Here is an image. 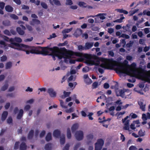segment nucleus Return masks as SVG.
Instances as JSON below:
<instances>
[{
    "label": "nucleus",
    "mask_w": 150,
    "mask_h": 150,
    "mask_svg": "<svg viewBox=\"0 0 150 150\" xmlns=\"http://www.w3.org/2000/svg\"><path fill=\"white\" fill-rule=\"evenodd\" d=\"M8 112L7 111H4L3 112L1 117V120L3 122L6 120L8 115Z\"/></svg>",
    "instance_id": "ddd939ff"
},
{
    "label": "nucleus",
    "mask_w": 150,
    "mask_h": 150,
    "mask_svg": "<svg viewBox=\"0 0 150 150\" xmlns=\"http://www.w3.org/2000/svg\"><path fill=\"white\" fill-rule=\"evenodd\" d=\"M7 123L10 124H12L13 123V119L10 116L8 117V118L7 119Z\"/></svg>",
    "instance_id": "a19ab883"
},
{
    "label": "nucleus",
    "mask_w": 150,
    "mask_h": 150,
    "mask_svg": "<svg viewBox=\"0 0 150 150\" xmlns=\"http://www.w3.org/2000/svg\"><path fill=\"white\" fill-rule=\"evenodd\" d=\"M107 121L106 120H103V121H99V122L100 123H103V126L105 127L106 128H107L108 127V124H105L104 122Z\"/></svg>",
    "instance_id": "a18cd8bd"
},
{
    "label": "nucleus",
    "mask_w": 150,
    "mask_h": 150,
    "mask_svg": "<svg viewBox=\"0 0 150 150\" xmlns=\"http://www.w3.org/2000/svg\"><path fill=\"white\" fill-rule=\"evenodd\" d=\"M26 27L27 28V29L30 31H31L33 30V28L32 27L28 25H26Z\"/></svg>",
    "instance_id": "e2e57ef3"
},
{
    "label": "nucleus",
    "mask_w": 150,
    "mask_h": 150,
    "mask_svg": "<svg viewBox=\"0 0 150 150\" xmlns=\"http://www.w3.org/2000/svg\"><path fill=\"white\" fill-rule=\"evenodd\" d=\"M129 117V116H127L124 119H122V122L123 123H125L124 125H129V120H127Z\"/></svg>",
    "instance_id": "a211bd4d"
},
{
    "label": "nucleus",
    "mask_w": 150,
    "mask_h": 150,
    "mask_svg": "<svg viewBox=\"0 0 150 150\" xmlns=\"http://www.w3.org/2000/svg\"><path fill=\"white\" fill-rule=\"evenodd\" d=\"M70 93L71 92H67L64 91V95L62 96V98H63L68 97L69 96Z\"/></svg>",
    "instance_id": "c756f323"
},
{
    "label": "nucleus",
    "mask_w": 150,
    "mask_h": 150,
    "mask_svg": "<svg viewBox=\"0 0 150 150\" xmlns=\"http://www.w3.org/2000/svg\"><path fill=\"white\" fill-rule=\"evenodd\" d=\"M7 40L10 42L11 44L7 45L4 41H0V47L4 48L6 50L8 49V47H12L15 49H17V48H14L13 47V45L15 44H17V43H15L14 42H21L22 41V39L20 38L19 37H16L14 38H7ZM18 44H19L18 43Z\"/></svg>",
    "instance_id": "20e7f679"
},
{
    "label": "nucleus",
    "mask_w": 150,
    "mask_h": 150,
    "mask_svg": "<svg viewBox=\"0 0 150 150\" xmlns=\"http://www.w3.org/2000/svg\"><path fill=\"white\" fill-rule=\"evenodd\" d=\"M23 110L22 109H21L19 112V113L18 114L17 116V119H20L23 116Z\"/></svg>",
    "instance_id": "5701e85b"
},
{
    "label": "nucleus",
    "mask_w": 150,
    "mask_h": 150,
    "mask_svg": "<svg viewBox=\"0 0 150 150\" xmlns=\"http://www.w3.org/2000/svg\"><path fill=\"white\" fill-rule=\"evenodd\" d=\"M89 70V67L87 66H86L83 67L82 69V71L83 72H88Z\"/></svg>",
    "instance_id": "49530a36"
},
{
    "label": "nucleus",
    "mask_w": 150,
    "mask_h": 150,
    "mask_svg": "<svg viewBox=\"0 0 150 150\" xmlns=\"http://www.w3.org/2000/svg\"><path fill=\"white\" fill-rule=\"evenodd\" d=\"M65 143V137L64 135L62 136V137L60 139V143L62 145L64 144Z\"/></svg>",
    "instance_id": "72a5a7b5"
},
{
    "label": "nucleus",
    "mask_w": 150,
    "mask_h": 150,
    "mask_svg": "<svg viewBox=\"0 0 150 150\" xmlns=\"http://www.w3.org/2000/svg\"><path fill=\"white\" fill-rule=\"evenodd\" d=\"M73 2L71 0H66V4L67 5H71Z\"/></svg>",
    "instance_id": "603ef678"
},
{
    "label": "nucleus",
    "mask_w": 150,
    "mask_h": 150,
    "mask_svg": "<svg viewBox=\"0 0 150 150\" xmlns=\"http://www.w3.org/2000/svg\"><path fill=\"white\" fill-rule=\"evenodd\" d=\"M41 54L44 55H51L52 56H62L61 55H71L73 52L67 50L64 48L59 49L57 47L53 48L45 47L42 49Z\"/></svg>",
    "instance_id": "f03ea898"
},
{
    "label": "nucleus",
    "mask_w": 150,
    "mask_h": 150,
    "mask_svg": "<svg viewBox=\"0 0 150 150\" xmlns=\"http://www.w3.org/2000/svg\"><path fill=\"white\" fill-rule=\"evenodd\" d=\"M30 108V106L28 105H26L24 107V110L26 111H28Z\"/></svg>",
    "instance_id": "4d7b16f0"
},
{
    "label": "nucleus",
    "mask_w": 150,
    "mask_h": 150,
    "mask_svg": "<svg viewBox=\"0 0 150 150\" xmlns=\"http://www.w3.org/2000/svg\"><path fill=\"white\" fill-rule=\"evenodd\" d=\"M30 23L31 25L34 26L35 25H38L40 24V22L38 19H33L32 21H30Z\"/></svg>",
    "instance_id": "9d476101"
},
{
    "label": "nucleus",
    "mask_w": 150,
    "mask_h": 150,
    "mask_svg": "<svg viewBox=\"0 0 150 150\" xmlns=\"http://www.w3.org/2000/svg\"><path fill=\"white\" fill-rule=\"evenodd\" d=\"M45 150H51L52 149V144L48 143L46 144L45 146Z\"/></svg>",
    "instance_id": "aec40b11"
},
{
    "label": "nucleus",
    "mask_w": 150,
    "mask_h": 150,
    "mask_svg": "<svg viewBox=\"0 0 150 150\" xmlns=\"http://www.w3.org/2000/svg\"><path fill=\"white\" fill-rule=\"evenodd\" d=\"M3 24L5 26H9L10 24V22L8 21H3Z\"/></svg>",
    "instance_id": "09e8293b"
},
{
    "label": "nucleus",
    "mask_w": 150,
    "mask_h": 150,
    "mask_svg": "<svg viewBox=\"0 0 150 150\" xmlns=\"http://www.w3.org/2000/svg\"><path fill=\"white\" fill-rule=\"evenodd\" d=\"M138 134L140 137H143L145 135V131H144L143 132L141 129L139 131Z\"/></svg>",
    "instance_id": "ea45409f"
},
{
    "label": "nucleus",
    "mask_w": 150,
    "mask_h": 150,
    "mask_svg": "<svg viewBox=\"0 0 150 150\" xmlns=\"http://www.w3.org/2000/svg\"><path fill=\"white\" fill-rule=\"evenodd\" d=\"M125 18L124 17H121L120 19H117L114 21V22H117L118 23H121L122 22V20Z\"/></svg>",
    "instance_id": "58836bf2"
},
{
    "label": "nucleus",
    "mask_w": 150,
    "mask_h": 150,
    "mask_svg": "<svg viewBox=\"0 0 150 150\" xmlns=\"http://www.w3.org/2000/svg\"><path fill=\"white\" fill-rule=\"evenodd\" d=\"M78 49L79 51H81L83 50H86L85 46H83L82 45H80L78 46Z\"/></svg>",
    "instance_id": "79ce46f5"
},
{
    "label": "nucleus",
    "mask_w": 150,
    "mask_h": 150,
    "mask_svg": "<svg viewBox=\"0 0 150 150\" xmlns=\"http://www.w3.org/2000/svg\"><path fill=\"white\" fill-rule=\"evenodd\" d=\"M88 58V63L91 65L99 66L110 70H114L118 74H125L126 67L120 62L121 57L115 60L112 58L107 59L99 57H84Z\"/></svg>",
    "instance_id": "f257e3e1"
},
{
    "label": "nucleus",
    "mask_w": 150,
    "mask_h": 150,
    "mask_svg": "<svg viewBox=\"0 0 150 150\" xmlns=\"http://www.w3.org/2000/svg\"><path fill=\"white\" fill-rule=\"evenodd\" d=\"M27 146L26 143L24 142H21L20 145V150H26Z\"/></svg>",
    "instance_id": "4468645a"
},
{
    "label": "nucleus",
    "mask_w": 150,
    "mask_h": 150,
    "mask_svg": "<svg viewBox=\"0 0 150 150\" xmlns=\"http://www.w3.org/2000/svg\"><path fill=\"white\" fill-rule=\"evenodd\" d=\"M138 11H139L138 9H135L134 10H133L132 11H130L129 12V16H132L133 15H134L135 13H137Z\"/></svg>",
    "instance_id": "4c0bfd02"
},
{
    "label": "nucleus",
    "mask_w": 150,
    "mask_h": 150,
    "mask_svg": "<svg viewBox=\"0 0 150 150\" xmlns=\"http://www.w3.org/2000/svg\"><path fill=\"white\" fill-rule=\"evenodd\" d=\"M41 6L44 8L46 9L47 8V5L44 2H42L41 3Z\"/></svg>",
    "instance_id": "bf43d9fd"
},
{
    "label": "nucleus",
    "mask_w": 150,
    "mask_h": 150,
    "mask_svg": "<svg viewBox=\"0 0 150 150\" xmlns=\"http://www.w3.org/2000/svg\"><path fill=\"white\" fill-rule=\"evenodd\" d=\"M67 138L69 139H71V130L69 128H68L67 129Z\"/></svg>",
    "instance_id": "2f4dec72"
},
{
    "label": "nucleus",
    "mask_w": 150,
    "mask_h": 150,
    "mask_svg": "<svg viewBox=\"0 0 150 150\" xmlns=\"http://www.w3.org/2000/svg\"><path fill=\"white\" fill-rule=\"evenodd\" d=\"M150 28H146L144 29V31L145 33L146 34H147L149 33L150 30H149Z\"/></svg>",
    "instance_id": "0e129e2a"
},
{
    "label": "nucleus",
    "mask_w": 150,
    "mask_h": 150,
    "mask_svg": "<svg viewBox=\"0 0 150 150\" xmlns=\"http://www.w3.org/2000/svg\"><path fill=\"white\" fill-rule=\"evenodd\" d=\"M143 15H146L147 16H150V11H148L146 10H144L143 11Z\"/></svg>",
    "instance_id": "c03bdc74"
},
{
    "label": "nucleus",
    "mask_w": 150,
    "mask_h": 150,
    "mask_svg": "<svg viewBox=\"0 0 150 150\" xmlns=\"http://www.w3.org/2000/svg\"><path fill=\"white\" fill-rule=\"evenodd\" d=\"M10 17L11 18L15 20H16L18 19V16L15 15V14H11V15Z\"/></svg>",
    "instance_id": "6e6d98bb"
},
{
    "label": "nucleus",
    "mask_w": 150,
    "mask_h": 150,
    "mask_svg": "<svg viewBox=\"0 0 150 150\" xmlns=\"http://www.w3.org/2000/svg\"><path fill=\"white\" fill-rule=\"evenodd\" d=\"M81 144L80 143L76 144L74 147V150H77L78 148L80 146Z\"/></svg>",
    "instance_id": "3c124183"
},
{
    "label": "nucleus",
    "mask_w": 150,
    "mask_h": 150,
    "mask_svg": "<svg viewBox=\"0 0 150 150\" xmlns=\"http://www.w3.org/2000/svg\"><path fill=\"white\" fill-rule=\"evenodd\" d=\"M78 5L81 7H85L86 6V3L83 2H79Z\"/></svg>",
    "instance_id": "8fccbe9b"
},
{
    "label": "nucleus",
    "mask_w": 150,
    "mask_h": 150,
    "mask_svg": "<svg viewBox=\"0 0 150 150\" xmlns=\"http://www.w3.org/2000/svg\"><path fill=\"white\" fill-rule=\"evenodd\" d=\"M34 134V131L31 130L29 132L28 134V138L29 139H31L33 137Z\"/></svg>",
    "instance_id": "b1692460"
},
{
    "label": "nucleus",
    "mask_w": 150,
    "mask_h": 150,
    "mask_svg": "<svg viewBox=\"0 0 150 150\" xmlns=\"http://www.w3.org/2000/svg\"><path fill=\"white\" fill-rule=\"evenodd\" d=\"M75 136L77 140L81 141L82 140L83 138V132L81 130L78 131L76 132Z\"/></svg>",
    "instance_id": "6e6552de"
},
{
    "label": "nucleus",
    "mask_w": 150,
    "mask_h": 150,
    "mask_svg": "<svg viewBox=\"0 0 150 150\" xmlns=\"http://www.w3.org/2000/svg\"><path fill=\"white\" fill-rule=\"evenodd\" d=\"M12 66V63L11 62H8L6 63V69H9L11 68Z\"/></svg>",
    "instance_id": "7c9ffc66"
},
{
    "label": "nucleus",
    "mask_w": 150,
    "mask_h": 150,
    "mask_svg": "<svg viewBox=\"0 0 150 150\" xmlns=\"http://www.w3.org/2000/svg\"><path fill=\"white\" fill-rule=\"evenodd\" d=\"M123 129H124L128 130V131H130L129 130V125H124V126L123 127Z\"/></svg>",
    "instance_id": "680f3d73"
},
{
    "label": "nucleus",
    "mask_w": 150,
    "mask_h": 150,
    "mask_svg": "<svg viewBox=\"0 0 150 150\" xmlns=\"http://www.w3.org/2000/svg\"><path fill=\"white\" fill-rule=\"evenodd\" d=\"M120 37L125 38H126V39H128L130 37L128 35H126V34H122L119 37V38H120Z\"/></svg>",
    "instance_id": "37998d69"
},
{
    "label": "nucleus",
    "mask_w": 150,
    "mask_h": 150,
    "mask_svg": "<svg viewBox=\"0 0 150 150\" xmlns=\"http://www.w3.org/2000/svg\"><path fill=\"white\" fill-rule=\"evenodd\" d=\"M136 147L133 146H131L129 148V150H136Z\"/></svg>",
    "instance_id": "774afa93"
},
{
    "label": "nucleus",
    "mask_w": 150,
    "mask_h": 150,
    "mask_svg": "<svg viewBox=\"0 0 150 150\" xmlns=\"http://www.w3.org/2000/svg\"><path fill=\"white\" fill-rule=\"evenodd\" d=\"M63 61H61L59 63V64L60 65L61 69L64 70L67 67L64 64H63Z\"/></svg>",
    "instance_id": "c85d7f7f"
},
{
    "label": "nucleus",
    "mask_w": 150,
    "mask_h": 150,
    "mask_svg": "<svg viewBox=\"0 0 150 150\" xmlns=\"http://www.w3.org/2000/svg\"><path fill=\"white\" fill-rule=\"evenodd\" d=\"M17 31L18 34L20 35H23L24 33V32L22 30L20 27H18L16 29Z\"/></svg>",
    "instance_id": "473e14b6"
},
{
    "label": "nucleus",
    "mask_w": 150,
    "mask_h": 150,
    "mask_svg": "<svg viewBox=\"0 0 150 150\" xmlns=\"http://www.w3.org/2000/svg\"><path fill=\"white\" fill-rule=\"evenodd\" d=\"M93 114V112H90L89 113L87 116L88 117V118L90 120H93V118L92 117V116Z\"/></svg>",
    "instance_id": "5fc2aeb1"
},
{
    "label": "nucleus",
    "mask_w": 150,
    "mask_h": 150,
    "mask_svg": "<svg viewBox=\"0 0 150 150\" xmlns=\"http://www.w3.org/2000/svg\"><path fill=\"white\" fill-rule=\"evenodd\" d=\"M14 48L19 50H23L27 54H38L39 53L38 48L34 46H30L23 44H15L13 45Z\"/></svg>",
    "instance_id": "7ed1b4c3"
},
{
    "label": "nucleus",
    "mask_w": 150,
    "mask_h": 150,
    "mask_svg": "<svg viewBox=\"0 0 150 150\" xmlns=\"http://www.w3.org/2000/svg\"><path fill=\"white\" fill-rule=\"evenodd\" d=\"M60 134V132L57 129L54 130L53 133V136L56 138H59Z\"/></svg>",
    "instance_id": "f3484780"
},
{
    "label": "nucleus",
    "mask_w": 150,
    "mask_h": 150,
    "mask_svg": "<svg viewBox=\"0 0 150 150\" xmlns=\"http://www.w3.org/2000/svg\"><path fill=\"white\" fill-rule=\"evenodd\" d=\"M79 127V125L77 123H75L71 127V129L72 132H74L78 129Z\"/></svg>",
    "instance_id": "6ab92c4d"
},
{
    "label": "nucleus",
    "mask_w": 150,
    "mask_h": 150,
    "mask_svg": "<svg viewBox=\"0 0 150 150\" xmlns=\"http://www.w3.org/2000/svg\"><path fill=\"white\" fill-rule=\"evenodd\" d=\"M133 44V41H130L127 44L126 46L127 47H130L132 46V45Z\"/></svg>",
    "instance_id": "69168bd1"
},
{
    "label": "nucleus",
    "mask_w": 150,
    "mask_h": 150,
    "mask_svg": "<svg viewBox=\"0 0 150 150\" xmlns=\"http://www.w3.org/2000/svg\"><path fill=\"white\" fill-rule=\"evenodd\" d=\"M106 15V14L103 13H99L97 15L95 16H100V19L104 20L105 18V16Z\"/></svg>",
    "instance_id": "a878e982"
},
{
    "label": "nucleus",
    "mask_w": 150,
    "mask_h": 150,
    "mask_svg": "<svg viewBox=\"0 0 150 150\" xmlns=\"http://www.w3.org/2000/svg\"><path fill=\"white\" fill-rule=\"evenodd\" d=\"M138 103L140 106V108L142 111H144L145 110V104L141 101H138Z\"/></svg>",
    "instance_id": "9b49d317"
},
{
    "label": "nucleus",
    "mask_w": 150,
    "mask_h": 150,
    "mask_svg": "<svg viewBox=\"0 0 150 150\" xmlns=\"http://www.w3.org/2000/svg\"><path fill=\"white\" fill-rule=\"evenodd\" d=\"M72 29V28H71L69 29H65L63 30L62 31L63 33H68L71 31Z\"/></svg>",
    "instance_id": "c9c22d12"
},
{
    "label": "nucleus",
    "mask_w": 150,
    "mask_h": 150,
    "mask_svg": "<svg viewBox=\"0 0 150 150\" xmlns=\"http://www.w3.org/2000/svg\"><path fill=\"white\" fill-rule=\"evenodd\" d=\"M69 144H67L65 145L64 147L63 148V150H69Z\"/></svg>",
    "instance_id": "13d9d810"
},
{
    "label": "nucleus",
    "mask_w": 150,
    "mask_h": 150,
    "mask_svg": "<svg viewBox=\"0 0 150 150\" xmlns=\"http://www.w3.org/2000/svg\"><path fill=\"white\" fill-rule=\"evenodd\" d=\"M59 59H61L62 58H64V62L67 64L69 63L72 64H75L76 62H83L84 59H86V63L91 65V64L88 63V58L85 57H80L81 58H78L76 59H74L73 58H76V57H57Z\"/></svg>",
    "instance_id": "39448f33"
},
{
    "label": "nucleus",
    "mask_w": 150,
    "mask_h": 150,
    "mask_svg": "<svg viewBox=\"0 0 150 150\" xmlns=\"http://www.w3.org/2000/svg\"><path fill=\"white\" fill-rule=\"evenodd\" d=\"M130 68L134 69H138V70L139 69V70L140 71V67H139L138 69L136 67V64L135 63H133L131 64Z\"/></svg>",
    "instance_id": "393cba45"
},
{
    "label": "nucleus",
    "mask_w": 150,
    "mask_h": 150,
    "mask_svg": "<svg viewBox=\"0 0 150 150\" xmlns=\"http://www.w3.org/2000/svg\"><path fill=\"white\" fill-rule=\"evenodd\" d=\"M94 43L93 42H87L85 43V48L86 50H88L91 48L93 46Z\"/></svg>",
    "instance_id": "f8f14e48"
},
{
    "label": "nucleus",
    "mask_w": 150,
    "mask_h": 150,
    "mask_svg": "<svg viewBox=\"0 0 150 150\" xmlns=\"http://www.w3.org/2000/svg\"><path fill=\"white\" fill-rule=\"evenodd\" d=\"M19 143L20 142H17L15 143L14 147L15 149L16 150L18 149Z\"/></svg>",
    "instance_id": "de8ad7c7"
},
{
    "label": "nucleus",
    "mask_w": 150,
    "mask_h": 150,
    "mask_svg": "<svg viewBox=\"0 0 150 150\" xmlns=\"http://www.w3.org/2000/svg\"><path fill=\"white\" fill-rule=\"evenodd\" d=\"M83 78L84 79H86L88 78V81H89L88 82H87V81H86V83L88 84H90L91 83H92V80H91L89 79V78H88V74H84V75H83Z\"/></svg>",
    "instance_id": "cd10ccee"
},
{
    "label": "nucleus",
    "mask_w": 150,
    "mask_h": 150,
    "mask_svg": "<svg viewBox=\"0 0 150 150\" xmlns=\"http://www.w3.org/2000/svg\"><path fill=\"white\" fill-rule=\"evenodd\" d=\"M104 144V141L102 139H98L95 144V150H101Z\"/></svg>",
    "instance_id": "423d86ee"
},
{
    "label": "nucleus",
    "mask_w": 150,
    "mask_h": 150,
    "mask_svg": "<svg viewBox=\"0 0 150 150\" xmlns=\"http://www.w3.org/2000/svg\"><path fill=\"white\" fill-rule=\"evenodd\" d=\"M48 92L51 97H56V93L54 91L52 88H49L48 90Z\"/></svg>",
    "instance_id": "1a4fd4ad"
},
{
    "label": "nucleus",
    "mask_w": 150,
    "mask_h": 150,
    "mask_svg": "<svg viewBox=\"0 0 150 150\" xmlns=\"http://www.w3.org/2000/svg\"><path fill=\"white\" fill-rule=\"evenodd\" d=\"M139 71L138 69H135L129 68L127 69L125 71L126 73L128 75L132 77H134L136 75L137 73L138 72V71Z\"/></svg>",
    "instance_id": "0eeeda50"
},
{
    "label": "nucleus",
    "mask_w": 150,
    "mask_h": 150,
    "mask_svg": "<svg viewBox=\"0 0 150 150\" xmlns=\"http://www.w3.org/2000/svg\"><path fill=\"white\" fill-rule=\"evenodd\" d=\"M46 140L47 142H49L52 139V134L50 132H48L45 137Z\"/></svg>",
    "instance_id": "412c9836"
},
{
    "label": "nucleus",
    "mask_w": 150,
    "mask_h": 150,
    "mask_svg": "<svg viewBox=\"0 0 150 150\" xmlns=\"http://www.w3.org/2000/svg\"><path fill=\"white\" fill-rule=\"evenodd\" d=\"M5 9L6 11L9 12H12L13 10V8L9 5L6 6L5 7Z\"/></svg>",
    "instance_id": "4be33fe9"
},
{
    "label": "nucleus",
    "mask_w": 150,
    "mask_h": 150,
    "mask_svg": "<svg viewBox=\"0 0 150 150\" xmlns=\"http://www.w3.org/2000/svg\"><path fill=\"white\" fill-rule=\"evenodd\" d=\"M8 85L7 83H5L1 88V90L2 91H5L8 88Z\"/></svg>",
    "instance_id": "e433bc0d"
},
{
    "label": "nucleus",
    "mask_w": 150,
    "mask_h": 150,
    "mask_svg": "<svg viewBox=\"0 0 150 150\" xmlns=\"http://www.w3.org/2000/svg\"><path fill=\"white\" fill-rule=\"evenodd\" d=\"M86 138L88 140L89 142H91L93 138V136L92 134H89L88 135L86 136Z\"/></svg>",
    "instance_id": "bb28decb"
},
{
    "label": "nucleus",
    "mask_w": 150,
    "mask_h": 150,
    "mask_svg": "<svg viewBox=\"0 0 150 150\" xmlns=\"http://www.w3.org/2000/svg\"><path fill=\"white\" fill-rule=\"evenodd\" d=\"M139 43L142 45L145 44V40L143 39H140L139 40Z\"/></svg>",
    "instance_id": "338daca9"
},
{
    "label": "nucleus",
    "mask_w": 150,
    "mask_h": 150,
    "mask_svg": "<svg viewBox=\"0 0 150 150\" xmlns=\"http://www.w3.org/2000/svg\"><path fill=\"white\" fill-rule=\"evenodd\" d=\"M53 3L56 5L60 6L61 5V3L59 0H53Z\"/></svg>",
    "instance_id": "f704fd0d"
},
{
    "label": "nucleus",
    "mask_w": 150,
    "mask_h": 150,
    "mask_svg": "<svg viewBox=\"0 0 150 150\" xmlns=\"http://www.w3.org/2000/svg\"><path fill=\"white\" fill-rule=\"evenodd\" d=\"M142 119L144 121H146L147 120V116L145 114H142Z\"/></svg>",
    "instance_id": "052dcab7"
},
{
    "label": "nucleus",
    "mask_w": 150,
    "mask_h": 150,
    "mask_svg": "<svg viewBox=\"0 0 150 150\" xmlns=\"http://www.w3.org/2000/svg\"><path fill=\"white\" fill-rule=\"evenodd\" d=\"M82 33V30L80 29H77L74 35L76 37H77L81 35Z\"/></svg>",
    "instance_id": "2eb2a0df"
},
{
    "label": "nucleus",
    "mask_w": 150,
    "mask_h": 150,
    "mask_svg": "<svg viewBox=\"0 0 150 150\" xmlns=\"http://www.w3.org/2000/svg\"><path fill=\"white\" fill-rule=\"evenodd\" d=\"M125 91L122 89H120L116 92V96H120L123 97L124 96V93Z\"/></svg>",
    "instance_id": "dca6fc26"
},
{
    "label": "nucleus",
    "mask_w": 150,
    "mask_h": 150,
    "mask_svg": "<svg viewBox=\"0 0 150 150\" xmlns=\"http://www.w3.org/2000/svg\"><path fill=\"white\" fill-rule=\"evenodd\" d=\"M4 34L8 35L10 36L11 35L10 32L7 30H4Z\"/></svg>",
    "instance_id": "864d4df0"
}]
</instances>
